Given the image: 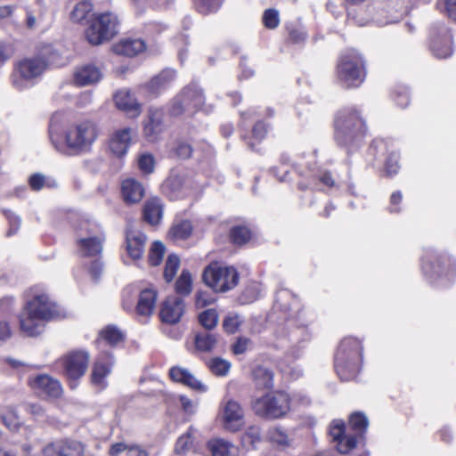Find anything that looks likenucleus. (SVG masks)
I'll return each instance as SVG.
<instances>
[{"instance_id":"nucleus-24","label":"nucleus","mask_w":456,"mask_h":456,"mask_svg":"<svg viewBox=\"0 0 456 456\" xmlns=\"http://www.w3.org/2000/svg\"><path fill=\"white\" fill-rule=\"evenodd\" d=\"M191 180L180 175H170L166 187L174 194L175 198L184 197L191 193Z\"/></svg>"},{"instance_id":"nucleus-47","label":"nucleus","mask_w":456,"mask_h":456,"mask_svg":"<svg viewBox=\"0 0 456 456\" xmlns=\"http://www.w3.org/2000/svg\"><path fill=\"white\" fill-rule=\"evenodd\" d=\"M154 157L150 153L141 154L138 158V167L144 174H151L154 170Z\"/></svg>"},{"instance_id":"nucleus-5","label":"nucleus","mask_w":456,"mask_h":456,"mask_svg":"<svg viewBox=\"0 0 456 456\" xmlns=\"http://www.w3.org/2000/svg\"><path fill=\"white\" fill-rule=\"evenodd\" d=\"M203 281L214 291L225 292L238 284L239 274L233 267L212 263L205 268Z\"/></svg>"},{"instance_id":"nucleus-6","label":"nucleus","mask_w":456,"mask_h":456,"mask_svg":"<svg viewBox=\"0 0 456 456\" xmlns=\"http://www.w3.org/2000/svg\"><path fill=\"white\" fill-rule=\"evenodd\" d=\"M365 132V124L359 114L352 110L338 113L335 119V138L341 144H346Z\"/></svg>"},{"instance_id":"nucleus-49","label":"nucleus","mask_w":456,"mask_h":456,"mask_svg":"<svg viewBox=\"0 0 456 456\" xmlns=\"http://www.w3.org/2000/svg\"><path fill=\"white\" fill-rule=\"evenodd\" d=\"M263 21L266 28H275L280 23L279 12L275 9H268L264 12Z\"/></svg>"},{"instance_id":"nucleus-27","label":"nucleus","mask_w":456,"mask_h":456,"mask_svg":"<svg viewBox=\"0 0 456 456\" xmlns=\"http://www.w3.org/2000/svg\"><path fill=\"white\" fill-rule=\"evenodd\" d=\"M208 447L212 456H239L240 454L236 445L224 439H213L208 442Z\"/></svg>"},{"instance_id":"nucleus-26","label":"nucleus","mask_w":456,"mask_h":456,"mask_svg":"<svg viewBox=\"0 0 456 456\" xmlns=\"http://www.w3.org/2000/svg\"><path fill=\"white\" fill-rule=\"evenodd\" d=\"M163 205L159 199L152 198L145 202L143 217L151 225H156L162 218Z\"/></svg>"},{"instance_id":"nucleus-30","label":"nucleus","mask_w":456,"mask_h":456,"mask_svg":"<svg viewBox=\"0 0 456 456\" xmlns=\"http://www.w3.org/2000/svg\"><path fill=\"white\" fill-rule=\"evenodd\" d=\"M256 385L260 388H270L273 386V375L268 369L258 366L253 371Z\"/></svg>"},{"instance_id":"nucleus-33","label":"nucleus","mask_w":456,"mask_h":456,"mask_svg":"<svg viewBox=\"0 0 456 456\" xmlns=\"http://www.w3.org/2000/svg\"><path fill=\"white\" fill-rule=\"evenodd\" d=\"M61 456H84V445L76 440H60Z\"/></svg>"},{"instance_id":"nucleus-18","label":"nucleus","mask_w":456,"mask_h":456,"mask_svg":"<svg viewBox=\"0 0 456 456\" xmlns=\"http://www.w3.org/2000/svg\"><path fill=\"white\" fill-rule=\"evenodd\" d=\"M102 78L101 70L94 65L79 67L74 72V83L79 86H86L99 82Z\"/></svg>"},{"instance_id":"nucleus-28","label":"nucleus","mask_w":456,"mask_h":456,"mask_svg":"<svg viewBox=\"0 0 456 456\" xmlns=\"http://www.w3.org/2000/svg\"><path fill=\"white\" fill-rule=\"evenodd\" d=\"M175 78V71L172 69H164L158 76L153 77L150 83L146 86L148 91L154 95L159 94L162 90L167 87V86Z\"/></svg>"},{"instance_id":"nucleus-50","label":"nucleus","mask_w":456,"mask_h":456,"mask_svg":"<svg viewBox=\"0 0 456 456\" xmlns=\"http://www.w3.org/2000/svg\"><path fill=\"white\" fill-rule=\"evenodd\" d=\"M356 438L354 436H343L338 442V450L341 453H348L356 446Z\"/></svg>"},{"instance_id":"nucleus-7","label":"nucleus","mask_w":456,"mask_h":456,"mask_svg":"<svg viewBox=\"0 0 456 456\" xmlns=\"http://www.w3.org/2000/svg\"><path fill=\"white\" fill-rule=\"evenodd\" d=\"M97 129L90 121H81L71 125L65 132L67 147L78 153L88 151L97 138Z\"/></svg>"},{"instance_id":"nucleus-61","label":"nucleus","mask_w":456,"mask_h":456,"mask_svg":"<svg viewBox=\"0 0 456 456\" xmlns=\"http://www.w3.org/2000/svg\"><path fill=\"white\" fill-rule=\"evenodd\" d=\"M129 448V444L125 443H116L112 444L109 450V454L110 456H118L120 453H127Z\"/></svg>"},{"instance_id":"nucleus-53","label":"nucleus","mask_w":456,"mask_h":456,"mask_svg":"<svg viewBox=\"0 0 456 456\" xmlns=\"http://www.w3.org/2000/svg\"><path fill=\"white\" fill-rule=\"evenodd\" d=\"M242 440L245 444L254 445L260 440V428L256 426H250L245 431Z\"/></svg>"},{"instance_id":"nucleus-14","label":"nucleus","mask_w":456,"mask_h":456,"mask_svg":"<svg viewBox=\"0 0 456 456\" xmlns=\"http://www.w3.org/2000/svg\"><path fill=\"white\" fill-rule=\"evenodd\" d=\"M184 300L179 296H169L160 305L159 319L163 323H178L185 314Z\"/></svg>"},{"instance_id":"nucleus-12","label":"nucleus","mask_w":456,"mask_h":456,"mask_svg":"<svg viewBox=\"0 0 456 456\" xmlns=\"http://www.w3.org/2000/svg\"><path fill=\"white\" fill-rule=\"evenodd\" d=\"M204 102V96L196 86L185 87L183 92L175 97L170 107V113L178 116L184 111L193 112Z\"/></svg>"},{"instance_id":"nucleus-1","label":"nucleus","mask_w":456,"mask_h":456,"mask_svg":"<svg viewBox=\"0 0 456 456\" xmlns=\"http://www.w3.org/2000/svg\"><path fill=\"white\" fill-rule=\"evenodd\" d=\"M58 316L59 310L48 295H35L20 314V330L28 337L37 336L42 332L45 322Z\"/></svg>"},{"instance_id":"nucleus-57","label":"nucleus","mask_w":456,"mask_h":456,"mask_svg":"<svg viewBox=\"0 0 456 456\" xmlns=\"http://www.w3.org/2000/svg\"><path fill=\"white\" fill-rule=\"evenodd\" d=\"M43 454L44 456H61L60 440L48 444L43 449Z\"/></svg>"},{"instance_id":"nucleus-15","label":"nucleus","mask_w":456,"mask_h":456,"mask_svg":"<svg viewBox=\"0 0 456 456\" xmlns=\"http://www.w3.org/2000/svg\"><path fill=\"white\" fill-rule=\"evenodd\" d=\"M28 384L36 393L42 396L57 398L62 394L60 381L46 374L30 378Z\"/></svg>"},{"instance_id":"nucleus-3","label":"nucleus","mask_w":456,"mask_h":456,"mask_svg":"<svg viewBox=\"0 0 456 456\" xmlns=\"http://www.w3.org/2000/svg\"><path fill=\"white\" fill-rule=\"evenodd\" d=\"M291 398L285 392L266 393L252 403L254 412L265 419H273L285 416L290 410Z\"/></svg>"},{"instance_id":"nucleus-21","label":"nucleus","mask_w":456,"mask_h":456,"mask_svg":"<svg viewBox=\"0 0 456 456\" xmlns=\"http://www.w3.org/2000/svg\"><path fill=\"white\" fill-rule=\"evenodd\" d=\"M169 375L174 381L180 382L194 390L200 392H205L207 390V387L204 384H202L200 380H198L186 369L180 367H173L169 371Z\"/></svg>"},{"instance_id":"nucleus-23","label":"nucleus","mask_w":456,"mask_h":456,"mask_svg":"<svg viewBox=\"0 0 456 456\" xmlns=\"http://www.w3.org/2000/svg\"><path fill=\"white\" fill-rule=\"evenodd\" d=\"M121 189L123 199L128 204L139 202L144 195V187L134 178L126 179Z\"/></svg>"},{"instance_id":"nucleus-60","label":"nucleus","mask_w":456,"mask_h":456,"mask_svg":"<svg viewBox=\"0 0 456 456\" xmlns=\"http://www.w3.org/2000/svg\"><path fill=\"white\" fill-rule=\"evenodd\" d=\"M250 343V340L246 338H239L237 342L232 346V352L235 354H244Z\"/></svg>"},{"instance_id":"nucleus-55","label":"nucleus","mask_w":456,"mask_h":456,"mask_svg":"<svg viewBox=\"0 0 456 456\" xmlns=\"http://www.w3.org/2000/svg\"><path fill=\"white\" fill-rule=\"evenodd\" d=\"M179 401L182 405L183 411L186 414L192 415L196 412L198 403L191 400L185 395H180Z\"/></svg>"},{"instance_id":"nucleus-41","label":"nucleus","mask_w":456,"mask_h":456,"mask_svg":"<svg viewBox=\"0 0 456 456\" xmlns=\"http://www.w3.org/2000/svg\"><path fill=\"white\" fill-rule=\"evenodd\" d=\"M193 429L191 428L188 432L181 436L175 444V451L176 453H185L193 447Z\"/></svg>"},{"instance_id":"nucleus-63","label":"nucleus","mask_w":456,"mask_h":456,"mask_svg":"<svg viewBox=\"0 0 456 456\" xmlns=\"http://www.w3.org/2000/svg\"><path fill=\"white\" fill-rule=\"evenodd\" d=\"M445 10L448 17L456 20V0H444Z\"/></svg>"},{"instance_id":"nucleus-11","label":"nucleus","mask_w":456,"mask_h":456,"mask_svg":"<svg viewBox=\"0 0 456 456\" xmlns=\"http://www.w3.org/2000/svg\"><path fill=\"white\" fill-rule=\"evenodd\" d=\"M88 362L89 354L85 351H72L60 359L63 374L69 381L71 388H75V382L85 375Z\"/></svg>"},{"instance_id":"nucleus-64","label":"nucleus","mask_w":456,"mask_h":456,"mask_svg":"<svg viewBox=\"0 0 456 456\" xmlns=\"http://www.w3.org/2000/svg\"><path fill=\"white\" fill-rule=\"evenodd\" d=\"M126 456H148V453L137 445H129Z\"/></svg>"},{"instance_id":"nucleus-10","label":"nucleus","mask_w":456,"mask_h":456,"mask_svg":"<svg viewBox=\"0 0 456 456\" xmlns=\"http://www.w3.org/2000/svg\"><path fill=\"white\" fill-rule=\"evenodd\" d=\"M46 69V63L39 58L25 59L15 67L12 75V84L18 90H23L40 77Z\"/></svg>"},{"instance_id":"nucleus-38","label":"nucleus","mask_w":456,"mask_h":456,"mask_svg":"<svg viewBox=\"0 0 456 456\" xmlns=\"http://www.w3.org/2000/svg\"><path fill=\"white\" fill-rule=\"evenodd\" d=\"M180 266V259L176 255L171 254L168 256L164 270V279L167 282H170L173 281L176 272Z\"/></svg>"},{"instance_id":"nucleus-2","label":"nucleus","mask_w":456,"mask_h":456,"mask_svg":"<svg viewBox=\"0 0 456 456\" xmlns=\"http://www.w3.org/2000/svg\"><path fill=\"white\" fill-rule=\"evenodd\" d=\"M362 345L354 338H344L335 357V367L342 380H350L356 377L362 362Z\"/></svg>"},{"instance_id":"nucleus-25","label":"nucleus","mask_w":456,"mask_h":456,"mask_svg":"<svg viewBox=\"0 0 456 456\" xmlns=\"http://www.w3.org/2000/svg\"><path fill=\"white\" fill-rule=\"evenodd\" d=\"M145 49V43L141 39H124L113 46L117 54L133 57Z\"/></svg>"},{"instance_id":"nucleus-48","label":"nucleus","mask_w":456,"mask_h":456,"mask_svg":"<svg viewBox=\"0 0 456 456\" xmlns=\"http://www.w3.org/2000/svg\"><path fill=\"white\" fill-rule=\"evenodd\" d=\"M198 11L201 13H208L218 9L221 0H194Z\"/></svg>"},{"instance_id":"nucleus-62","label":"nucleus","mask_w":456,"mask_h":456,"mask_svg":"<svg viewBox=\"0 0 456 456\" xmlns=\"http://www.w3.org/2000/svg\"><path fill=\"white\" fill-rule=\"evenodd\" d=\"M253 137L256 140V141H261L263 138H265L266 133H267V129H266V126L263 123V122H257L254 127H253Z\"/></svg>"},{"instance_id":"nucleus-54","label":"nucleus","mask_w":456,"mask_h":456,"mask_svg":"<svg viewBox=\"0 0 456 456\" xmlns=\"http://www.w3.org/2000/svg\"><path fill=\"white\" fill-rule=\"evenodd\" d=\"M216 298L208 291H198L196 293L195 305L198 308H203L212 305Z\"/></svg>"},{"instance_id":"nucleus-56","label":"nucleus","mask_w":456,"mask_h":456,"mask_svg":"<svg viewBox=\"0 0 456 456\" xmlns=\"http://www.w3.org/2000/svg\"><path fill=\"white\" fill-rule=\"evenodd\" d=\"M345 431V425L343 421L335 420L332 422L330 434L334 440L338 441L343 436Z\"/></svg>"},{"instance_id":"nucleus-8","label":"nucleus","mask_w":456,"mask_h":456,"mask_svg":"<svg viewBox=\"0 0 456 456\" xmlns=\"http://www.w3.org/2000/svg\"><path fill=\"white\" fill-rule=\"evenodd\" d=\"M118 18L113 13L99 14L90 20L86 29V37L91 45H101L110 40L118 33Z\"/></svg>"},{"instance_id":"nucleus-35","label":"nucleus","mask_w":456,"mask_h":456,"mask_svg":"<svg viewBox=\"0 0 456 456\" xmlns=\"http://www.w3.org/2000/svg\"><path fill=\"white\" fill-rule=\"evenodd\" d=\"M192 231L191 224L189 221H182L175 224L169 231V236L174 240L187 239Z\"/></svg>"},{"instance_id":"nucleus-29","label":"nucleus","mask_w":456,"mask_h":456,"mask_svg":"<svg viewBox=\"0 0 456 456\" xmlns=\"http://www.w3.org/2000/svg\"><path fill=\"white\" fill-rule=\"evenodd\" d=\"M111 362L109 361L108 362H102L101 361H97L93 368L92 371V382L95 386L100 387L101 388L105 387L104 379L110 372Z\"/></svg>"},{"instance_id":"nucleus-51","label":"nucleus","mask_w":456,"mask_h":456,"mask_svg":"<svg viewBox=\"0 0 456 456\" xmlns=\"http://www.w3.org/2000/svg\"><path fill=\"white\" fill-rule=\"evenodd\" d=\"M191 146L189 143L183 142H177L173 149V154L175 157L183 159H189L191 156Z\"/></svg>"},{"instance_id":"nucleus-36","label":"nucleus","mask_w":456,"mask_h":456,"mask_svg":"<svg viewBox=\"0 0 456 456\" xmlns=\"http://www.w3.org/2000/svg\"><path fill=\"white\" fill-rule=\"evenodd\" d=\"M93 11V4L89 0L78 2L71 12V19L76 22H81L86 20Z\"/></svg>"},{"instance_id":"nucleus-43","label":"nucleus","mask_w":456,"mask_h":456,"mask_svg":"<svg viewBox=\"0 0 456 456\" xmlns=\"http://www.w3.org/2000/svg\"><path fill=\"white\" fill-rule=\"evenodd\" d=\"M230 236L233 243L242 245L250 240L251 232L245 226H236L231 230Z\"/></svg>"},{"instance_id":"nucleus-37","label":"nucleus","mask_w":456,"mask_h":456,"mask_svg":"<svg viewBox=\"0 0 456 456\" xmlns=\"http://www.w3.org/2000/svg\"><path fill=\"white\" fill-rule=\"evenodd\" d=\"M192 279L191 273L183 270L175 282V292L181 296H188L191 292Z\"/></svg>"},{"instance_id":"nucleus-22","label":"nucleus","mask_w":456,"mask_h":456,"mask_svg":"<svg viewBox=\"0 0 456 456\" xmlns=\"http://www.w3.org/2000/svg\"><path fill=\"white\" fill-rule=\"evenodd\" d=\"M162 132V113L158 110H150L148 118L144 123L143 134L151 142L157 140Z\"/></svg>"},{"instance_id":"nucleus-34","label":"nucleus","mask_w":456,"mask_h":456,"mask_svg":"<svg viewBox=\"0 0 456 456\" xmlns=\"http://www.w3.org/2000/svg\"><path fill=\"white\" fill-rule=\"evenodd\" d=\"M123 338V333L117 327L108 326L100 332L98 343L101 340H104L109 345L115 346L121 342Z\"/></svg>"},{"instance_id":"nucleus-39","label":"nucleus","mask_w":456,"mask_h":456,"mask_svg":"<svg viewBox=\"0 0 456 456\" xmlns=\"http://www.w3.org/2000/svg\"><path fill=\"white\" fill-rule=\"evenodd\" d=\"M243 322V319L240 315L235 313H231L223 322V328L225 332L233 334L237 332Z\"/></svg>"},{"instance_id":"nucleus-9","label":"nucleus","mask_w":456,"mask_h":456,"mask_svg":"<svg viewBox=\"0 0 456 456\" xmlns=\"http://www.w3.org/2000/svg\"><path fill=\"white\" fill-rule=\"evenodd\" d=\"M104 235L101 228L94 224L84 222L77 234L78 252L84 256H93L101 254Z\"/></svg>"},{"instance_id":"nucleus-52","label":"nucleus","mask_w":456,"mask_h":456,"mask_svg":"<svg viewBox=\"0 0 456 456\" xmlns=\"http://www.w3.org/2000/svg\"><path fill=\"white\" fill-rule=\"evenodd\" d=\"M267 437L272 443L279 445H285L288 443L287 435L277 428H271L268 431Z\"/></svg>"},{"instance_id":"nucleus-31","label":"nucleus","mask_w":456,"mask_h":456,"mask_svg":"<svg viewBox=\"0 0 456 456\" xmlns=\"http://www.w3.org/2000/svg\"><path fill=\"white\" fill-rule=\"evenodd\" d=\"M217 344V336L207 332L200 333L195 337L196 348L202 352L213 350Z\"/></svg>"},{"instance_id":"nucleus-19","label":"nucleus","mask_w":456,"mask_h":456,"mask_svg":"<svg viewBox=\"0 0 456 456\" xmlns=\"http://www.w3.org/2000/svg\"><path fill=\"white\" fill-rule=\"evenodd\" d=\"M158 293L153 289H145L141 291L135 307L136 314L142 317H149L153 314Z\"/></svg>"},{"instance_id":"nucleus-20","label":"nucleus","mask_w":456,"mask_h":456,"mask_svg":"<svg viewBox=\"0 0 456 456\" xmlns=\"http://www.w3.org/2000/svg\"><path fill=\"white\" fill-rule=\"evenodd\" d=\"M116 106L129 114L131 117H137L140 110V104L127 90H119L114 96Z\"/></svg>"},{"instance_id":"nucleus-40","label":"nucleus","mask_w":456,"mask_h":456,"mask_svg":"<svg viewBox=\"0 0 456 456\" xmlns=\"http://www.w3.org/2000/svg\"><path fill=\"white\" fill-rule=\"evenodd\" d=\"M166 248L162 242L155 241L152 243L149 252V263L151 265H159L165 255Z\"/></svg>"},{"instance_id":"nucleus-17","label":"nucleus","mask_w":456,"mask_h":456,"mask_svg":"<svg viewBox=\"0 0 456 456\" xmlns=\"http://www.w3.org/2000/svg\"><path fill=\"white\" fill-rule=\"evenodd\" d=\"M133 131L126 127L115 131L110 139V150L117 157H123L126 154L132 142Z\"/></svg>"},{"instance_id":"nucleus-46","label":"nucleus","mask_w":456,"mask_h":456,"mask_svg":"<svg viewBox=\"0 0 456 456\" xmlns=\"http://www.w3.org/2000/svg\"><path fill=\"white\" fill-rule=\"evenodd\" d=\"M432 51L438 58H446L452 53L451 39L445 38L444 43L435 42L432 45Z\"/></svg>"},{"instance_id":"nucleus-58","label":"nucleus","mask_w":456,"mask_h":456,"mask_svg":"<svg viewBox=\"0 0 456 456\" xmlns=\"http://www.w3.org/2000/svg\"><path fill=\"white\" fill-rule=\"evenodd\" d=\"M399 169L398 156L393 153L386 162V170L389 175H395Z\"/></svg>"},{"instance_id":"nucleus-44","label":"nucleus","mask_w":456,"mask_h":456,"mask_svg":"<svg viewBox=\"0 0 456 456\" xmlns=\"http://www.w3.org/2000/svg\"><path fill=\"white\" fill-rule=\"evenodd\" d=\"M208 367L216 376H225L230 370L231 363L222 358H214L209 361Z\"/></svg>"},{"instance_id":"nucleus-32","label":"nucleus","mask_w":456,"mask_h":456,"mask_svg":"<svg viewBox=\"0 0 456 456\" xmlns=\"http://www.w3.org/2000/svg\"><path fill=\"white\" fill-rule=\"evenodd\" d=\"M3 424L11 431H17L20 425V419L14 408L6 407L1 414Z\"/></svg>"},{"instance_id":"nucleus-16","label":"nucleus","mask_w":456,"mask_h":456,"mask_svg":"<svg viewBox=\"0 0 456 456\" xmlns=\"http://www.w3.org/2000/svg\"><path fill=\"white\" fill-rule=\"evenodd\" d=\"M147 237L140 231L128 230L126 236V249L133 260L142 258L144 253Z\"/></svg>"},{"instance_id":"nucleus-42","label":"nucleus","mask_w":456,"mask_h":456,"mask_svg":"<svg viewBox=\"0 0 456 456\" xmlns=\"http://www.w3.org/2000/svg\"><path fill=\"white\" fill-rule=\"evenodd\" d=\"M200 323L207 330L214 329L218 322V314L215 309H208L199 315Z\"/></svg>"},{"instance_id":"nucleus-4","label":"nucleus","mask_w":456,"mask_h":456,"mask_svg":"<svg viewBox=\"0 0 456 456\" xmlns=\"http://www.w3.org/2000/svg\"><path fill=\"white\" fill-rule=\"evenodd\" d=\"M339 81L346 87H357L364 80L365 71L363 60L356 51L344 53L337 66Z\"/></svg>"},{"instance_id":"nucleus-13","label":"nucleus","mask_w":456,"mask_h":456,"mask_svg":"<svg viewBox=\"0 0 456 456\" xmlns=\"http://www.w3.org/2000/svg\"><path fill=\"white\" fill-rule=\"evenodd\" d=\"M219 416L226 430L236 432L244 425V411L240 404L232 399L223 403Z\"/></svg>"},{"instance_id":"nucleus-59","label":"nucleus","mask_w":456,"mask_h":456,"mask_svg":"<svg viewBox=\"0 0 456 456\" xmlns=\"http://www.w3.org/2000/svg\"><path fill=\"white\" fill-rule=\"evenodd\" d=\"M30 187L35 191L41 190L45 183V178L41 174H35L28 180Z\"/></svg>"},{"instance_id":"nucleus-45","label":"nucleus","mask_w":456,"mask_h":456,"mask_svg":"<svg viewBox=\"0 0 456 456\" xmlns=\"http://www.w3.org/2000/svg\"><path fill=\"white\" fill-rule=\"evenodd\" d=\"M349 423L351 428L359 433H363L368 428V419L362 412H354L350 416Z\"/></svg>"}]
</instances>
